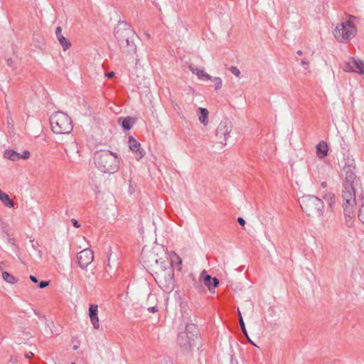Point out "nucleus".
Here are the masks:
<instances>
[{
    "label": "nucleus",
    "instance_id": "7",
    "mask_svg": "<svg viewBox=\"0 0 364 364\" xmlns=\"http://www.w3.org/2000/svg\"><path fill=\"white\" fill-rule=\"evenodd\" d=\"M357 28L351 21L338 24L334 30V36L338 41H347L356 34Z\"/></svg>",
    "mask_w": 364,
    "mask_h": 364
},
{
    "label": "nucleus",
    "instance_id": "41",
    "mask_svg": "<svg viewBox=\"0 0 364 364\" xmlns=\"http://www.w3.org/2000/svg\"><path fill=\"white\" fill-rule=\"evenodd\" d=\"M71 223H73V226L76 228H78L80 227V224L79 223V222L75 219V218H73L71 219Z\"/></svg>",
    "mask_w": 364,
    "mask_h": 364
},
{
    "label": "nucleus",
    "instance_id": "15",
    "mask_svg": "<svg viewBox=\"0 0 364 364\" xmlns=\"http://www.w3.org/2000/svg\"><path fill=\"white\" fill-rule=\"evenodd\" d=\"M136 122V118L132 117H121L118 119V123L122 127L124 131H128L131 129L132 126Z\"/></svg>",
    "mask_w": 364,
    "mask_h": 364
},
{
    "label": "nucleus",
    "instance_id": "31",
    "mask_svg": "<svg viewBox=\"0 0 364 364\" xmlns=\"http://www.w3.org/2000/svg\"><path fill=\"white\" fill-rule=\"evenodd\" d=\"M230 71L237 77H239L240 75V70L235 66H231L230 68Z\"/></svg>",
    "mask_w": 364,
    "mask_h": 364
},
{
    "label": "nucleus",
    "instance_id": "35",
    "mask_svg": "<svg viewBox=\"0 0 364 364\" xmlns=\"http://www.w3.org/2000/svg\"><path fill=\"white\" fill-rule=\"evenodd\" d=\"M1 232H2V237L3 238H8L10 237V235L9 233L8 232L6 228L4 227H2L1 228Z\"/></svg>",
    "mask_w": 364,
    "mask_h": 364
},
{
    "label": "nucleus",
    "instance_id": "30",
    "mask_svg": "<svg viewBox=\"0 0 364 364\" xmlns=\"http://www.w3.org/2000/svg\"><path fill=\"white\" fill-rule=\"evenodd\" d=\"M203 282H200V278L198 279V281H195L193 282V287L199 291H202L203 290Z\"/></svg>",
    "mask_w": 364,
    "mask_h": 364
},
{
    "label": "nucleus",
    "instance_id": "26",
    "mask_svg": "<svg viewBox=\"0 0 364 364\" xmlns=\"http://www.w3.org/2000/svg\"><path fill=\"white\" fill-rule=\"evenodd\" d=\"M213 81L215 83V90H218L222 87L223 81L222 79L219 77H213Z\"/></svg>",
    "mask_w": 364,
    "mask_h": 364
},
{
    "label": "nucleus",
    "instance_id": "19",
    "mask_svg": "<svg viewBox=\"0 0 364 364\" xmlns=\"http://www.w3.org/2000/svg\"><path fill=\"white\" fill-rule=\"evenodd\" d=\"M4 156L13 161H18L21 159L20 154L12 149L5 150Z\"/></svg>",
    "mask_w": 364,
    "mask_h": 364
},
{
    "label": "nucleus",
    "instance_id": "5",
    "mask_svg": "<svg viewBox=\"0 0 364 364\" xmlns=\"http://www.w3.org/2000/svg\"><path fill=\"white\" fill-rule=\"evenodd\" d=\"M52 131L57 134H68L73 130L71 118L63 112H56L50 117Z\"/></svg>",
    "mask_w": 364,
    "mask_h": 364
},
{
    "label": "nucleus",
    "instance_id": "1",
    "mask_svg": "<svg viewBox=\"0 0 364 364\" xmlns=\"http://www.w3.org/2000/svg\"><path fill=\"white\" fill-rule=\"evenodd\" d=\"M355 164L353 159H348L341 171L342 182L341 197L343 200L350 202L354 201L355 188L361 185L360 179L355 173Z\"/></svg>",
    "mask_w": 364,
    "mask_h": 364
},
{
    "label": "nucleus",
    "instance_id": "16",
    "mask_svg": "<svg viewBox=\"0 0 364 364\" xmlns=\"http://www.w3.org/2000/svg\"><path fill=\"white\" fill-rule=\"evenodd\" d=\"M55 36L58 40L60 44L63 48V50H66L71 46L70 42L62 34V28L60 26H58L55 30Z\"/></svg>",
    "mask_w": 364,
    "mask_h": 364
},
{
    "label": "nucleus",
    "instance_id": "40",
    "mask_svg": "<svg viewBox=\"0 0 364 364\" xmlns=\"http://www.w3.org/2000/svg\"><path fill=\"white\" fill-rule=\"evenodd\" d=\"M237 220L238 223H239L241 226H242V227H244V226H245V225L246 224V221H245V220L243 218H242V217H238V218H237Z\"/></svg>",
    "mask_w": 364,
    "mask_h": 364
},
{
    "label": "nucleus",
    "instance_id": "2",
    "mask_svg": "<svg viewBox=\"0 0 364 364\" xmlns=\"http://www.w3.org/2000/svg\"><path fill=\"white\" fill-rule=\"evenodd\" d=\"M114 33L122 53L127 55L136 53L134 41L137 36L130 24L126 21H119Z\"/></svg>",
    "mask_w": 364,
    "mask_h": 364
},
{
    "label": "nucleus",
    "instance_id": "14",
    "mask_svg": "<svg viewBox=\"0 0 364 364\" xmlns=\"http://www.w3.org/2000/svg\"><path fill=\"white\" fill-rule=\"evenodd\" d=\"M89 316L93 328L99 329V318H98V306L95 304H90L89 307Z\"/></svg>",
    "mask_w": 364,
    "mask_h": 364
},
{
    "label": "nucleus",
    "instance_id": "43",
    "mask_svg": "<svg viewBox=\"0 0 364 364\" xmlns=\"http://www.w3.org/2000/svg\"><path fill=\"white\" fill-rule=\"evenodd\" d=\"M160 364H173V363L168 359H165L161 362Z\"/></svg>",
    "mask_w": 364,
    "mask_h": 364
},
{
    "label": "nucleus",
    "instance_id": "22",
    "mask_svg": "<svg viewBox=\"0 0 364 364\" xmlns=\"http://www.w3.org/2000/svg\"><path fill=\"white\" fill-rule=\"evenodd\" d=\"M165 287L166 291H173L174 286H175V279L173 277V274H168L167 278H165Z\"/></svg>",
    "mask_w": 364,
    "mask_h": 364
},
{
    "label": "nucleus",
    "instance_id": "21",
    "mask_svg": "<svg viewBox=\"0 0 364 364\" xmlns=\"http://www.w3.org/2000/svg\"><path fill=\"white\" fill-rule=\"evenodd\" d=\"M199 110V121L205 126L208 124V111L206 108L200 107Z\"/></svg>",
    "mask_w": 364,
    "mask_h": 364
},
{
    "label": "nucleus",
    "instance_id": "6",
    "mask_svg": "<svg viewBox=\"0 0 364 364\" xmlns=\"http://www.w3.org/2000/svg\"><path fill=\"white\" fill-rule=\"evenodd\" d=\"M302 210L308 216H322L324 203L323 200L312 195H306L299 200Z\"/></svg>",
    "mask_w": 364,
    "mask_h": 364
},
{
    "label": "nucleus",
    "instance_id": "25",
    "mask_svg": "<svg viewBox=\"0 0 364 364\" xmlns=\"http://www.w3.org/2000/svg\"><path fill=\"white\" fill-rule=\"evenodd\" d=\"M196 75L198 77V78H203L205 80H209L211 79L213 80V77L203 70L202 71H198L196 73Z\"/></svg>",
    "mask_w": 364,
    "mask_h": 364
},
{
    "label": "nucleus",
    "instance_id": "47",
    "mask_svg": "<svg viewBox=\"0 0 364 364\" xmlns=\"http://www.w3.org/2000/svg\"><path fill=\"white\" fill-rule=\"evenodd\" d=\"M32 356H33V353H31V352H29V353H26V357L28 358H31Z\"/></svg>",
    "mask_w": 364,
    "mask_h": 364
},
{
    "label": "nucleus",
    "instance_id": "11",
    "mask_svg": "<svg viewBox=\"0 0 364 364\" xmlns=\"http://www.w3.org/2000/svg\"><path fill=\"white\" fill-rule=\"evenodd\" d=\"M129 147L133 151L136 153V159L137 160L141 159L145 154V151L141 147V144L137 141L135 138L132 136H129L128 138Z\"/></svg>",
    "mask_w": 364,
    "mask_h": 364
},
{
    "label": "nucleus",
    "instance_id": "24",
    "mask_svg": "<svg viewBox=\"0 0 364 364\" xmlns=\"http://www.w3.org/2000/svg\"><path fill=\"white\" fill-rule=\"evenodd\" d=\"M239 318H240V326L241 327V330H242L243 334L245 335V336L246 337V338H249V336H248L247 331L245 328V322L243 321V318L242 317L240 312H239Z\"/></svg>",
    "mask_w": 364,
    "mask_h": 364
},
{
    "label": "nucleus",
    "instance_id": "29",
    "mask_svg": "<svg viewBox=\"0 0 364 364\" xmlns=\"http://www.w3.org/2000/svg\"><path fill=\"white\" fill-rule=\"evenodd\" d=\"M172 105H173V109L177 112L178 116L181 119H184L185 117L183 114L182 110H181V107L177 105V103L172 102Z\"/></svg>",
    "mask_w": 364,
    "mask_h": 364
},
{
    "label": "nucleus",
    "instance_id": "49",
    "mask_svg": "<svg viewBox=\"0 0 364 364\" xmlns=\"http://www.w3.org/2000/svg\"><path fill=\"white\" fill-rule=\"evenodd\" d=\"M249 341L250 343H251L252 345L255 346H257L252 341L251 339L249 338H247Z\"/></svg>",
    "mask_w": 364,
    "mask_h": 364
},
{
    "label": "nucleus",
    "instance_id": "4",
    "mask_svg": "<svg viewBox=\"0 0 364 364\" xmlns=\"http://www.w3.org/2000/svg\"><path fill=\"white\" fill-rule=\"evenodd\" d=\"M94 162L96 167L105 173H114L119 170V158L109 150L97 151L94 155Z\"/></svg>",
    "mask_w": 364,
    "mask_h": 364
},
{
    "label": "nucleus",
    "instance_id": "38",
    "mask_svg": "<svg viewBox=\"0 0 364 364\" xmlns=\"http://www.w3.org/2000/svg\"><path fill=\"white\" fill-rule=\"evenodd\" d=\"M147 310L149 313L151 314H154L159 311L158 307L156 306L149 307Z\"/></svg>",
    "mask_w": 364,
    "mask_h": 364
},
{
    "label": "nucleus",
    "instance_id": "12",
    "mask_svg": "<svg viewBox=\"0 0 364 364\" xmlns=\"http://www.w3.org/2000/svg\"><path fill=\"white\" fill-rule=\"evenodd\" d=\"M351 62L348 63L344 70L346 71L357 72L360 74L364 75V63L360 60H355L352 58Z\"/></svg>",
    "mask_w": 364,
    "mask_h": 364
},
{
    "label": "nucleus",
    "instance_id": "46",
    "mask_svg": "<svg viewBox=\"0 0 364 364\" xmlns=\"http://www.w3.org/2000/svg\"><path fill=\"white\" fill-rule=\"evenodd\" d=\"M321 186L323 188H326L327 187V183L326 181H323L321 183Z\"/></svg>",
    "mask_w": 364,
    "mask_h": 364
},
{
    "label": "nucleus",
    "instance_id": "13",
    "mask_svg": "<svg viewBox=\"0 0 364 364\" xmlns=\"http://www.w3.org/2000/svg\"><path fill=\"white\" fill-rule=\"evenodd\" d=\"M356 200H355V196H354V201L350 202L349 203L348 201L343 199V214L346 218V223L348 224L352 223V218L354 216V211L353 210V207L355 205Z\"/></svg>",
    "mask_w": 364,
    "mask_h": 364
},
{
    "label": "nucleus",
    "instance_id": "42",
    "mask_svg": "<svg viewBox=\"0 0 364 364\" xmlns=\"http://www.w3.org/2000/svg\"><path fill=\"white\" fill-rule=\"evenodd\" d=\"M301 63L303 66H308L309 65V62L306 58L302 59Z\"/></svg>",
    "mask_w": 364,
    "mask_h": 364
},
{
    "label": "nucleus",
    "instance_id": "45",
    "mask_svg": "<svg viewBox=\"0 0 364 364\" xmlns=\"http://www.w3.org/2000/svg\"><path fill=\"white\" fill-rule=\"evenodd\" d=\"M107 77L111 78V77L114 76V72H109V73H108L107 74Z\"/></svg>",
    "mask_w": 364,
    "mask_h": 364
},
{
    "label": "nucleus",
    "instance_id": "18",
    "mask_svg": "<svg viewBox=\"0 0 364 364\" xmlns=\"http://www.w3.org/2000/svg\"><path fill=\"white\" fill-rule=\"evenodd\" d=\"M0 201L3 203V204L8 208H13L14 206V202L10 198L9 196L3 192L0 189Z\"/></svg>",
    "mask_w": 364,
    "mask_h": 364
},
{
    "label": "nucleus",
    "instance_id": "3",
    "mask_svg": "<svg viewBox=\"0 0 364 364\" xmlns=\"http://www.w3.org/2000/svg\"><path fill=\"white\" fill-rule=\"evenodd\" d=\"M178 329L177 343L183 351L190 352L199 341V330L196 324L185 321Z\"/></svg>",
    "mask_w": 364,
    "mask_h": 364
},
{
    "label": "nucleus",
    "instance_id": "34",
    "mask_svg": "<svg viewBox=\"0 0 364 364\" xmlns=\"http://www.w3.org/2000/svg\"><path fill=\"white\" fill-rule=\"evenodd\" d=\"M30 152L28 150H25L23 153V154H20V156H21V159H27L30 157Z\"/></svg>",
    "mask_w": 364,
    "mask_h": 364
},
{
    "label": "nucleus",
    "instance_id": "17",
    "mask_svg": "<svg viewBox=\"0 0 364 364\" xmlns=\"http://www.w3.org/2000/svg\"><path fill=\"white\" fill-rule=\"evenodd\" d=\"M316 150L317 156L319 159H323L328 155V144L325 141H322L316 145Z\"/></svg>",
    "mask_w": 364,
    "mask_h": 364
},
{
    "label": "nucleus",
    "instance_id": "10",
    "mask_svg": "<svg viewBox=\"0 0 364 364\" xmlns=\"http://www.w3.org/2000/svg\"><path fill=\"white\" fill-rule=\"evenodd\" d=\"M200 282L208 289L210 293H215V289L219 284V279L217 277H212L208 274L205 270H203L200 274Z\"/></svg>",
    "mask_w": 364,
    "mask_h": 364
},
{
    "label": "nucleus",
    "instance_id": "48",
    "mask_svg": "<svg viewBox=\"0 0 364 364\" xmlns=\"http://www.w3.org/2000/svg\"><path fill=\"white\" fill-rule=\"evenodd\" d=\"M5 263L4 262H0V269H3Z\"/></svg>",
    "mask_w": 364,
    "mask_h": 364
},
{
    "label": "nucleus",
    "instance_id": "51",
    "mask_svg": "<svg viewBox=\"0 0 364 364\" xmlns=\"http://www.w3.org/2000/svg\"><path fill=\"white\" fill-rule=\"evenodd\" d=\"M72 364H75V363H73Z\"/></svg>",
    "mask_w": 364,
    "mask_h": 364
},
{
    "label": "nucleus",
    "instance_id": "9",
    "mask_svg": "<svg viewBox=\"0 0 364 364\" xmlns=\"http://www.w3.org/2000/svg\"><path fill=\"white\" fill-rule=\"evenodd\" d=\"M94 259V252L90 248H85L77 255V263L82 269H85Z\"/></svg>",
    "mask_w": 364,
    "mask_h": 364
},
{
    "label": "nucleus",
    "instance_id": "32",
    "mask_svg": "<svg viewBox=\"0 0 364 364\" xmlns=\"http://www.w3.org/2000/svg\"><path fill=\"white\" fill-rule=\"evenodd\" d=\"M358 218L364 224V205H362L359 210Z\"/></svg>",
    "mask_w": 364,
    "mask_h": 364
},
{
    "label": "nucleus",
    "instance_id": "33",
    "mask_svg": "<svg viewBox=\"0 0 364 364\" xmlns=\"http://www.w3.org/2000/svg\"><path fill=\"white\" fill-rule=\"evenodd\" d=\"M49 284H50V281H41L38 284V287L40 289H44L46 287H48L49 285Z\"/></svg>",
    "mask_w": 364,
    "mask_h": 364
},
{
    "label": "nucleus",
    "instance_id": "20",
    "mask_svg": "<svg viewBox=\"0 0 364 364\" xmlns=\"http://www.w3.org/2000/svg\"><path fill=\"white\" fill-rule=\"evenodd\" d=\"M323 198L328 203V208L331 211H333L335 205L336 196L334 193L329 192L328 193L323 194Z\"/></svg>",
    "mask_w": 364,
    "mask_h": 364
},
{
    "label": "nucleus",
    "instance_id": "44",
    "mask_svg": "<svg viewBox=\"0 0 364 364\" xmlns=\"http://www.w3.org/2000/svg\"><path fill=\"white\" fill-rule=\"evenodd\" d=\"M30 279L33 282V283H38V280L37 279L36 277L33 276V275H31L30 276Z\"/></svg>",
    "mask_w": 364,
    "mask_h": 364
},
{
    "label": "nucleus",
    "instance_id": "28",
    "mask_svg": "<svg viewBox=\"0 0 364 364\" xmlns=\"http://www.w3.org/2000/svg\"><path fill=\"white\" fill-rule=\"evenodd\" d=\"M30 242L31 243V245H32V247L33 248V250H35L36 251L38 252L39 258H41L43 253L41 250L38 249V246L39 245L38 243L37 242H35L34 240H31Z\"/></svg>",
    "mask_w": 364,
    "mask_h": 364
},
{
    "label": "nucleus",
    "instance_id": "50",
    "mask_svg": "<svg viewBox=\"0 0 364 364\" xmlns=\"http://www.w3.org/2000/svg\"><path fill=\"white\" fill-rule=\"evenodd\" d=\"M296 54H297V55H302L303 53H302V51H301V50H298V51L296 52Z\"/></svg>",
    "mask_w": 364,
    "mask_h": 364
},
{
    "label": "nucleus",
    "instance_id": "36",
    "mask_svg": "<svg viewBox=\"0 0 364 364\" xmlns=\"http://www.w3.org/2000/svg\"><path fill=\"white\" fill-rule=\"evenodd\" d=\"M6 240H7V242H8L9 244H11V245H12V246L15 247L16 248H17V247H17V245H16V240H15L14 238H13V237H9L6 238Z\"/></svg>",
    "mask_w": 364,
    "mask_h": 364
},
{
    "label": "nucleus",
    "instance_id": "8",
    "mask_svg": "<svg viewBox=\"0 0 364 364\" xmlns=\"http://www.w3.org/2000/svg\"><path fill=\"white\" fill-rule=\"evenodd\" d=\"M232 122L227 118L220 122L216 129V136L220 140V143L226 144L227 139L232 131Z\"/></svg>",
    "mask_w": 364,
    "mask_h": 364
},
{
    "label": "nucleus",
    "instance_id": "23",
    "mask_svg": "<svg viewBox=\"0 0 364 364\" xmlns=\"http://www.w3.org/2000/svg\"><path fill=\"white\" fill-rule=\"evenodd\" d=\"M3 279L9 284H14L18 282V279L8 272H2Z\"/></svg>",
    "mask_w": 364,
    "mask_h": 364
},
{
    "label": "nucleus",
    "instance_id": "37",
    "mask_svg": "<svg viewBox=\"0 0 364 364\" xmlns=\"http://www.w3.org/2000/svg\"><path fill=\"white\" fill-rule=\"evenodd\" d=\"M175 297L177 300H178V301L180 303V306L182 307V305H183L182 298L178 291L175 292Z\"/></svg>",
    "mask_w": 364,
    "mask_h": 364
},
{
    "label": "nucleus",
    "instance_id": "27",
    "mask_svg": "<svg viewBox=\"0 0 364 364\" xmlns=\"http://www.w3.org/2000/svg\"><path fill=\"white\" fill-rule=\"evenodd\" d=\"M6 64L9 67L11 68L13 70L17 68V61L11 58L6 59Z\"/></svg>",
    "mask_w": 364,
    "mask_h": 364
},
{
    "label": "nucleus",
    "instance_id": "39",
    "mask_svg": "<svg viewBox=\"0 0 364 364\" xmlns=\"http://www.w3.org/2000/svg\"><path fill=\"white\" fill-rule=\"evenodd\" d=\"M189 69L191 70V72L193 73V74H196V73L198 71H202V70H199L198 68H196L195 66H193V65H189Z\"/></svg>",
    "mask_w": 364,
    "mask_h": 364
}]
</instances>
